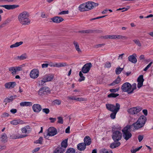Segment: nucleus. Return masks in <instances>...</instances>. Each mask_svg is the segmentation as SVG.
<instances>
[{
    "label": "nucleus",
    "instance_id": "9",
    "mask_svg": "<svg viewBox=\"0 0 153 153\" xmlns=\"http://www.w3.org/2000/svg\"><path fill=\"white\" fill-rule=\"evenodd\" d=\"M82 72L84 74L86 73V64H85L82 69V71L79 72V76L80 78L79 79L78 81L81 82L85 80V77L83 76Z\"/></svg>",
    "mask_w": 153,
    "mask_h": 153
},
{
    "label": "nucleus",
    "instance_id": "14",
    "mask_svg": "<svg viewBox=\"0 0 153 153\" xmlns=\"http://www.w3.org/2000/svg\"><path fill=\"white\" fill-rule=\"evenodd\" d=\"M32 109L34 112L39 113L42 109V108L40 105L39 104H34L32 106Z\"/></svg>",
    "mask_w": 153,
    "mask_h": 153
},
{
    "label": "nucleus",
    "instance_id": "27",
    "mask_svg": "<svg viewBox=\"0 0 153 153\" xmlns=\"http://www.w3.org/2000/svg\"><path fill=\"white\" fill-rule=\"evenodd\" d=\"M93 1L87 2V11L91 10L93 8Z\"/></svg>",
    "mask_w": 153,
    "mask_h": 153
},
{
    "label": "nucleus",
    "instance_id": "57",
    "mask_svg": "<svg viewBox=\"0 0 153 153\" xmlns=\"http://www.w3.org/2000/svg\"><path fill=\"white\" fill-rule=\"evenodd\" d=\"M49 64V66L50 67H57V63H50V64Z\"/></svg>",
    "mask_w": 153,
    "mask_h": 153
},
{
    "label": "nucleus",
    "instance_id": "30",
    "mask_svg": "<svg viewBox=\"0 0 153 153\" xmlns=\"http://www.w3.org/2000/svg\"><path fill=\"white\" fill-rule=\"evenodd\" d=\"M115 39H123V40H126L128 39V37L126 36H124L120 35H115Z\"/></svg>",
    "mask_w": 153,
    "mask_h": 153
},
{
    "label": "nucleus",
    "instance_id": "47",
    "mask_svg": "<svg viewBox=\"0 0 153 153\" xmlns=\"http://www.w3.org/2000/svg\"><path fill=\"white\" fill-rule=\"evenodd\" d=\"M15 72H16L17 71H22V66H16L14 67Z\"/></svg>",
    "mask_w": 153,
    "mask_h": 153
},
{
    "label": "nucleus",
    "instance_id": "36",
    "mask_svg": "<svg viewBox=\"0 0 153 153\" xmlns=\"http://www.w3.org/2000/svg\"><path fill=\"white\" fill-rule=\"evenodd\" d=\"M123 68H120V67H117L116 69L115 70L116 74L117 75L121 73V71H123Z\"/></svg>",
    "mask_w": 153,
    "mask_h": 153
},
{
    "label": "nucleus",
    "instance_id": "18",
    "mask_svg": "<svg viewBox=\"0 0 153 153\" xmlns=\"http://www.w3.org/2000/svg\"><path fill=\"white\" fill-rule=\"evenodd\" d=\"M116 103L115 105L111 104L108 103L106 104V108L108 111H114L116 108Z\"/></svg>",
    "mask_w": 153,
    "mask_h": 153
},
{
    "label": "nucleus",
    "instance_id": "62",
    "mask_svg": "<svg viewBox=\"0 0 153 153\" xmlns=\"http://www.w3.org/2000/svg\"><path fill=\"white\" fill-rule=\"evenodd\" d=\"M49 119L51 120V123H54L56 120V118H54L52 117H50Z\"/></svg>",
    "mask_w": 153,
    "mask_h": 153
},
{
    "label": "nucleus",
    "instance_id": "52",
    "mask_svg": "<svg viewBox=\"0 0 153 153\" xmlns=\"http://www.w3.org/2000/svg\"><path fill=\"white\" fill-rule=\"evenodd\" d=\"M69 13V11L68 10L66 11H62L58 13L59 15H64L66 14H68Z\"/></svg>",
    "mask_w": 153,
    "mask_h": 153
},
{
    "label": "nucleus",
    "instance_id": "46",
    "mask_svg": "<svg viewBox=\"0 0 153 153\" xmlns=\"http://www.w3.org/2000/svg\"><path fill=\"white\" fill-rule=\"evenodd\" d=\"M58 120L57 123H59L62 124L63 123V120L62 118L61 117H57Z\"/></svg>",
    "mask_w": 153,
    "mask_h": 153
},
{
    "label": "nucleus",
    "instance_id": "29",
    "mask_svg": "<svg viewBox=\"0 0 153 153\" xmlns=\"http://www.w3.org/2000/svg\"><path fill=\"white\" fill-rule=\"evenodd\" d=\"M23 43V42L21 41L19 42H16L14 44L11 45L10 47L11 48H13L17 47L21 45H22Z\"/></svg>",
    "mask_w": 153,
    "mask_h": 153
},
{
    "label": "nucleus",
    "instance_id": "61",
    "mask_svg": "<svg viewBox=\"0 0 153 153\" xmlns=\"http://www.w3.org/2000/svg\"><path fill=\"white\" fill-rule=\"evenodd\" d=\"M54 103L58 105H59L61 103V101L59 100H56L54 101Z\"/></svg>",
    "mask_w": 153,
    "mask_h": 153
},
{
    "label": "nucleus",
    "instance_id": "17",
    "mask_svg": "<svg viewBox=\"0 0 153 153\" xmlns=\"http://www.w3.org/2000/svg\"><path fill=\"white\" fill-rule=\"evenodd\" d=\"M16 83L15 82H10L6 83L4 85L5 88H13L16 85Z\"/></svg>",
    "mask_w": 153,
    "mask_h": 153
},
{
    "label": "nucleus",
    "instance_id": "37",
    "mask_svg": "<svg viewBox=\"0 0 153 153\" xmlns=\"http://www.w3.org/2000/svg\"><path fill=\"white\" fill-rule=\"evenodd\" d=\"M65 153H75V150L73 148H70L67 149Z\"/></svg>",
    "mask_w": 153,
    "mask_h": 153
},
{
    "label": "nucleus",
    "instance_id": "48",
    "mask_svg": "<svg viewBox=\"0 0 153 153\" xmlns=\"http://www.w3.org/2000/svg\"><path fill=\"white\" fill-rule=\"evenodd\" d=\"M119 89V88H116L110 89L109 91L111 93H114L118 91Z\"/></svg>",
    "mask_w": 153,
    "mask_h": 153
},
{
    "label": "nucleus",
    "instance_id": "50",
    "mask_svg": "<svg viewBox=\"0 0 153 153\" xmlns=\"http://www.w3.org/2000/svg\"><path fill=\"white\" fill-rule=\"evenodd\" d=\"M153 63V62H151L146 67L143 69V71H146L147 70L151 67Z\"/></svg>",
    "mask_w": 153,
    "mask_h": 153
},
{
    "label": "nucleus",
    "instance_id": "13",
    "mask_svg": "<svg viewBox=\"0 0 153 153\" xmlns=\"http://www.w3.org/2000/svg\"><path fill=\"white\" fill-rule=\"evenodd\" d=\"M19 7V5L16 4L0 5V7H4L8 10H13Z\"/></svg>",
    "mask_w": 153,
    "mask_h": 153
},
{
    "label": "nucleus",
    "instance_id": "59",
    "mask_svg": "<svg viewBox=\"0 0 153 153\" xmlns=\"http://www.w3.org/2000/svg\"><path fill=\"white\" fill-rule=\"evenodd\" d=\"M68 98L69 99L72 100H76V97L74 96H68Z\"/></svg>",
    "mask_w": 153,
    "mask_h": 153
},
{
    "label": "nucleus",
    "instance_id": "20",
    "mask_svg": "<svg viewBox=\"0 0 153 153\" xmlns=\"http://www.w3.org/2000/svg\"><path fill=\"white\" fill-rule=\"evenodd\" d=\"M121 81V79L120 76H118L117 78L115 79L114 81H113L109 85L110 86H114L116 84H118Z\"/></svg>",
    "mask_w": 153,
    "mask_h": 153
},
{
    "label": "nucleus",
    "instance_id": "41",
    "mask_svg": "<svg viewBox=\"0 0 153 153\" xmlns=\"http://www.w3.org/2000/svg\"><path fill=\"white\" fill-rule=\"evenodd\" d=\"M8 70L12 72L11 73L13 75L16 74L14 67H11L9 68Z\"/></svg>",
    "mask_w": 153,
    "mask_h": 153
},
{
    "label": "nucleus",
    "instance_id": "43",
    "mask_svg": "<svg viewBox=\"0 0 153 153\" xmlns=\"http://www.w3.org/2000/svg\"><path fill=\"white\" fill-rule=\"evenodd\" d=\"M67 65L66 63L65 62L57 63V67L59 68L65 66Z\"/></svg>",
    "mask_w": 153,
    "mask_h": 153
},
{
    "label": "nucleus",
    "instance_id": "8",
    "mask_svg": "<svg viewBox=\"0 0 153 153\" xmlns=\"http://www.w3.org/2000/svg\"><path fill=\"white\" fill-rule=\"evenodd\" d=\"M57 133V131L56 128L51 127L49 128L48 130L47 136H53L56 135Z\"/></svg>",
    "mask_w": 153,
    "mask_h": 153
},
{
    "label": "nucleus",
    "instance_id": "28",
    "mask_svg": "<svg viewBox=\"0 0 153 153\" xmlns=\"http://www.w3.org/2000/svg\"><path fill=\"white\" fill-rule=\"evenodd\" d=\"M68 139H66L64 140H63L61 143V146L62 148H64V149H65L68 146Z\"/></svg>",
    "mask_w": 153,
    "mask_h": 153
},
{
    "label": "nucleus",
    "instance_id": "12",
    "mask_svg": "<svg viewBox=\"0 0 153 153\" xmlns=\"http://www.w3.org/2000/svg\"><path fill=\"white\" fill-rule=\"evenodd\" d=\"M39 75V71L37 69H33L30 72V77L33 79H35L38 77Z\"/></svg>",
    "mask_w": 153,
    "mask_h": 153
},
{
    "label": "nucleus",
    "instance_id": "25",
    "mask_svg": "<svg viewBox=\"0 0 153 153\" xmlns=\"http://www.w3.org/2000/svg\"><path fill=\"white\" fill-rule=\"evenodd\" d=\"M32 102H22L20 103V106H32Z\"/></svg>",
    "mask_w": 153,
    "mask_h": 153
},
{
    "label": "nucleus",
    "instance_id": "60",
    "mask_svg": "<svg viewBox=\"0 0 153 153\" xmlns=\"http://www.w3.org/2000/svg\"><path fill=\"white\" fill-rule=\"evenodd\" d=\"M27 135L26 134H23V135H19V136H18V137H16V138H21L23 137H26Z\"/></svg>",
    "mask_w": 153,
    "mask_h": 153
},
{
    "label": "nucleus",
    "instance_id": "44",
    "mask_svg": "<svg viewBox=\"0 0 153 153\" xmlns=\"http://www.w3.org/2000/svg\"><path fill=\"white\" fill-rule=\"evenodd\" d=\"M91 143V139L89 136H87V146L90 145Z\"/></svg>",
    "mask_w": 153,
    "mask_h": 153
},
{
    "label": "nucleus",
    "instance_id": "38",
    "mask_svg": "<svg viewBox=\"0 0 153 153\" xmlns=\"http://www.w3.org/2000/svg\"><path fill=\"white\" fill-rule=\"evenodd\" d=\"M27 56L26 54H23L20 56H18L17 59L20 60H23L27 58Z\"/></svg>",
    "mask_w": 153,
    "mask_h": 153
},
{
    "label": "nucleus",
    "instance_id": "40",
    "mask_svg": "<svg viewBox=\"0 0 153 153\" xmlns=\"http://www.w3.org/2000/svg\"><path fill=\"white\" fill-rule=\"evenodd\" d=\"M92 67V65L91 62L87 63V73L89 72Z\"/></svg>",
    "mask_w": 153,
    "mask_h": 153
},
{
    "label": "nucleus",
    "instance_id": "63",
    "mask_svg": "<svg viewBox=\"0 0 153 153\" xmlns=\"http://www.w3.org/2000/svg\"><path fill=\"white\" fill-rule=\"evenodd\" d=\"M76 100H77L79 101H84L85 100V99L82 98V97H78L76 98Z\"/></svg>",
    "mask_w": 153,
    "mask_h": 153
},
{
    "label": "nucleus",
    "instance_id": "10",
    "mask_svg": "<svg viewBox=\"0 0 153 153\" xmlns=\"http://www.w3.org/2000/svg\"><path fill=\"white\" fill-rule=\"evenodd\" d=\"M120 106V105L119 103H116V108L114 111H112V113L110 115V117L112 119H114L116 118V115L117 112L119 111Z\"/></svg>",
    "mask_w": 153,
    "mask_h": 153
},
{
    "label": "nucleus",
    "instance_id": "7",
    "mask_svg": "<svg viewBox=\"0 0 153 153\" xmlns=\"http://www.w3.org/2000/svg\"><path fill=\"white\" fill-rule=\"evenodd\" d=\"M142 109V108L140 107H136L128 109V111L131 114L133 115L137 114Z\"/></svg>",
    "mask_w": 153,
    "mask_h": 153
},
{
    "label": "nucleus",
    "instance_id": "3",
    "mask_svg": "<svg viewBox=\"0 0 153 153\" xmlns=\"http://www.w3.org/2000/svg\"><path fill=\"white\" fill-rule=\"evenodd\" d=\"M146 120V117L144 115H142L140 117L135 123L139 129L143 127L144 126Z\"/></svg>",
    "mask_w": 153,
    "mask_h": 153
},
{
    "label": "nucleus",
    "instance_id": "26",
    "mask_svg": "<svg viewBox=\"0 0 153 153\" xmlns=\"http://www.w3.org/2000/svg\"><path fill=\"white\" fill-rule=\"evenodd\" d=\"M79 8L80 11H86V2L80 5L79 6Z\"/></svg>",
    "mask_w": 153,
    "mask_h": 153
},
{
    "label": "nucleus",
    "instance_id": "15",
    "mask_svg": "<svg viewBox=\"0 0 153 153\" xmlns=\"http://www.w3.org/2000/svg\"><path fill=\"white\" fill-rule=\"evenodd\" d=\"M133 126L135 129L136 130H137L139 129V128L137 126V124L135 123H133L132 125H127L126 127H124L123 129L126 130L127 131H129V130H130L131 128Z\"/></svg>",
    "mask_w": 153,
    "mask_h": 153
},
{
    "label": "nucleus",
    "instance_id": "24",
    "mask_svg": "<svg viewBox=\"0 0 153 153\" xmlns=\"http://www.w3.org/2000/svg\"><path fill=\"white\" fill-rule=\"evenodd\" d=\"M11 124L14 125H16L19 124H22L24 123V122L20 120H13L10 122Z\"/></svg>",
    "mask_w": 153,
    "mask_h": 153
},
{
    "label": "nucleus",
    "instance_id": "19",
    "mask_svg": "<svg viewBox=\"0 0 153 153\" xmlns=\"http://www.w3.org/2000/svg\"><path fill=\"white\" fill-rule=\"evenodd\" d=\"M52 21L54 23H59L63 20V19L61 17L59 16L54 17L51 19Z\"/></svg>",
    "mask_w": 153,
    "mask_h": 153
},
{
    "label": "nucleus",
    "instance_id": "45",
    "mask_svg": "<svg viewBox=\"0 0 153 153\" xmlns=\"http://www.w3.org/2000/svg\"><path fill=\"white\" fill-rule=\"evenodd\" d=\"M142 147V146H141L140 147L135 149L134 150H131V153H135L137 152Z\"/></svg>",
    "mask_w": 153,
    "mask_h": 153
},
{
    "label": "nucleus",
    "instance_id": "6",
    "mask_svg": "<svg viewBox=\"0 0 153 153\" xmlns=\"http://www.w3.org/2000/svg\"><path fill=\"white\" fill-rule=\"evenodd\" d=\"M122 131L123 134V137L126 140H128L131 137L132 135L130 132V131H127L123 129Z\"/></svg>",
    "mask_w": 153,
    "mask_h": 153
},
{
    "label": "nucleus",
    "instance_id": "4",
    "mask_svg": "<svg viewBox=\"0 0 153 153\" xmlns=\"http://www.w3.org/2000/svg\"><path fill=\"white\" fill-rule=\"evenodd\" d=\"M131 85L130 83L128 82H126L123 83L121 87V89L122 91L124 92H127L128 94H131L129 93L131 91Z\"/></svg>",
    "mask_w": 153,
    "mask_h": 153
},
{
    "label": "nucleus",
    "instance_id": "49",
    "mask_svg": "<svg viewBox=\"0 0 153 153\" xmlns=\"http://www.w3.org/2000/svg\"><path fill=\"white\" fill-rule=\"evenodd\" d=\"M111 66V63L109 62H106L104 65V67L105 68H110Z\"/></svg>",
    "mask_w": 153,
    "mask_h": 153
},
{
    "label": "nucleus",
    "instance_id": "34",
    "mask_svg": "<svg viewBox=\"0 0 153 153\" xmlns=\"http://www.w3.org/2000/svg\"><path fill=\"white\" fill-rule=\"evenodd\" d=\"M73 43L74 45L76 50L79 52H81V50L79 48V45L78 43L74 41Z\"/></svg>",
    "mask_w": 153,
    "mask_h": 153
},
{
    "label": "nucleus",
    "instance_id": "16",
    "mask_svg": "<svg viewBox=\"0 0 153 153\" xmlns=\"http://www.w3.org/2000/svg\"><path fill=\"white\" fill-rule=\"evenodd\" d=\"M137 56L136 54L134 53L132 55L129 56L128 57V60L134 64L136 63L137 61V60L136 58Z\"/></svg>",
    "mask_w": 153,
    "mask_h": 153
},
{
    "label": "nucleus",
    "instance_id": "56",
    "mask_svg": "<svg viewBox=\"0 0 153 153\" xmlns=\"http://www.w3.org/2000/svg\"><path fill=\"white\" fill-rule=\"evenodd\" d=\"M138 138L139 142H140L143 138V135H138Z\"/></svg>",
    "mask_w": 153,
    "mask_h": 153
},
{
    "label": "nucleus",
    "instance_id": "5",
    "mask_svg": "<svg viewBox=\"0 0 153 153\" xmlns=\"http://www.w3.org/2000/svg\"><path fill=\"white\" fill-rule=\"evenodd\" d=\"M51 90L50 88L46 86H44L41 88L38 91L39 95L42 96L48 93H50Z\"/></svg>",
    "mask_w": 153,
    "mask_h": 153
},
{
    "label": "nucleus",
    "instance_id": "35",
    "mask_svg": "<svg viewBox=\"0 0 153 153\" xmlns=\"http://www.w3.org/2000/svg\"><path fill=\"white\" fill-rule=\"evenodd\" d=\"M143 77V76L142 75H140L137 79V82L143 83L144 81Z\"/></svg>",
    "mask_w": 153,
    "mask_h": 153
},
{
    "label": "nucleus",
    "instance_id": "51",
    "mask_svg": "<svg viewBox=\"0 0 153 153\" xmlns=\"http://www.w3.org/2000/svg\"><path fill=\"white\" fill-rule=\"evenodd\" d=\"M133 41L139 47L141 46V44L139 40H134Z\"/></svg>",
    "mask_w": 153,
    "mask_h": 153
},
{
    "label": "nucleus",
    "instance_id": "2",
    "mask_svg": "<svg viewBox=\"0 0 153 153\" xmlns=\"http://www.w3.org/2000/svg\"><path fill=\"white\" fill-rule=\"evenodd\" d=\"M29 16V13L26 11H24L19 15V20L22 25H28L30 23V20L28 18Z\"/></svg>",
    "mask_w": 153,
    "mask_h": 153
},
{
    "label": "nucleus",
    "instance_id": "39",
    "mask_svg": "<svg viewBox=\"0 0 153 153\" xmlns=\"http://www.w3.org/2000/svg\"><path fill=\"white\" fill-rule=\"evenodd\" d=\"M43 140V137H40L38 140L35 141L34 143L36 144H42Z\"/></svg>",
    "mask_w": 153,
    "mask_h": 153
},
{
    "label": "nucleus",
    "instance_id": "31",
    "mask_svg": "<svg viewBox=\"0 0 153 153\" xmlns=\"http://www.w3.org/2000/svg\"><path fill=\"white\" fill-rule=\"evenodd\" d=\"M119 95V94L117 93H111L108 95L107 97L109 98H116Z\"/></svg>",
    "mask_w": 153,
    "mask_h": 153
},
{
    "label": "nucleus",
    "instance_id": "22",
    "mask_svg": "<svg viewBox=\"0 0 153 153\" xmlns=\"http://www.w3.org/2000/svg\"><path fill=\"white\" fill-rule=\"evenodd\" d=\"M54 78V76L52 75L49 74L46 75L45 76L44 78L45 79V82H49L51 81Z\"/></svg>",
    "mask_w": 153,
    "mask_h": 153
},
{
    "label": "nucleus",
    "instance_id": "33",
    "mask_svg": "<svg viewBox=\"0 0 153 153\" xmlns=\"http://www.w3.org/2000/svg\"><path fill=\"white\" fill-rule=\"evenodd\" d=\"M1 141L2 142H4L5 143L6 142H7V136L6 134L5 133H4L3 134V135L1 136Z\"/></svg>",
    "mask_w": 153,
    "mask_h": 153
},
{
    "label": "nucleus",
    "instance_id": "64",
    "mask_svg": "<svg viewBox=\"0 0 153 153\" xmlns=\"http://www.w3.org/2000/svg\"><path fill=\"white\" fill-rule=\"evenodd\" d=\"M107 151V149H102L100 150V153H106Z\"/></svg>",
    "mask_w": 153,
    "mask_h": 153
},
{
    "label": "nucleus",
    "instance_id": "42",
    "mask_svg": "<svg viewBox=\"0 0 153 153\" xmlns=\"http://www.w3.org/2000/svg\"><path fill=\"white\" fill-rule=\"evenodd\" d=\"M132 87H131V90L128 93H132L134 92V91L136 88V84L134 83L132 85Z\"/></svg>",
    "mask_w": 153,
    "mask_h": 153
},
{
    "label": "nucleus",
    "instance_id": "11",
    "mask_svg": "<svg viewBox=\"0 0 153 153\" xmlns=\"http://www.w3.org/2000/svg\"><path fill=\"white\" fill-rule=\"evenodd\" d=\"M84 142L78 144L77 146V149L79 151L84 150L86 147V136L85 137L84 139Z\"/></svg>",
    "mask_w": 153,
    "mask_h": 153
},
{
    "label": "nucleus",
    "instance_id": "55",
    "mask_svg": "<svg viewBox=\"0 0 153 153\" xmlns=\"http://www.w3.org/2000/svg\"><path fill=\"white\" fill-rule=\"evenodd\" d=\"M45 81V80L44 78L42 80L39 82V84L42 85H44V84L46 82Z\"/></svg>",
    "mask_w": 153,
    "mask_h": 153
},
{
    "label": "nucleus",
    "instance_id": "1",
    "mask_svg": "<svg viewBox=\"0 0 153 153\" xmlns=\"http://www.w3.org/2000/svg\"><path fill=\"white\" fill-rule=\"evenodd\" d=\"M112 138L114 142L111 143L110 145V147L113 149L118 147L121 143L119 140H121L122 137V134L120 131L118 130H112Z\"/></svg>",
    "mask_w": 153,
    "mask_h": 153
},
{
    "label": "nucleus",
    "instance_id": "23",
    "mask_svg": "<svg viewBox=\"0 0 153 153\" xmlns=\"http://www.w3.org/2000/svg\"><path fill=\"white\" fill-rule=\"evenodd\" d=\"M65 151V149L60 146L58 147L55 149L53 153H63Z\"/></svg>",
    "mask_w": 153,
    "mask_h": 153
},
{
    "label": "nucleus",
    "instance_id": "53",
    "mask_svg": "<svg viewBox=\"0 0 153 153\" xmlns=\"http://www.w3.org/2000/svg\"><path fill=\"white\" fill-rule=\"evenodd\" d=\"M42 111L45 113L46 114H48L50 112V110L48 108H45L42 109Z\"/></svg>",
    "mask_w": 153,
    "mask_h": 153
},
{
    "label": "nucleus",
    "instance_id": "54",
    "mask_svg": "<svg viewBox=\"0 0 153 153\" xmlns=\"http://www.w3.org/2000/svg\"><path fill=\"white\" fill-rule=\"evenodd\" d=\"M21 131L22 133H28V131H27V130L25 126L24 128H22L21 129Z\"/></svg>",
    "mask_w": 153,
    "mask_h": 153
},
{
    "label": "nucleus",
    "instance_id": "32",
    "mask_svg": "<svg viewBox=\"0 0 153 153\" xmlns=\"http://www.w3.org/2000/svg\"><path fill=\"white\" fill-rule=\"evenodd\" d=\"M102 31L100 30H87V33H92L94 32L100 33Z\"/></svg>",
    "mask_w": 153,
    "mask_h": 153
},
{
    "label": "nucleus",
    "instance_id": "58",
    "mask_svg": "<svg viewBox=\"0 0 153 153\" xmlns=\"http://www.w3.org/2000/svg\"><path fill=\"white\" fill-rule=\"evenodd\" d=\"M27 130V131H28V133H29L31 132V128L29 126H25Z\"/></svg>",
    "mask_w": 153,
    "mask_h": 153
},
{
    "label": "nucleus",
    "instance_id": "21",
    "mask_svg": "<svg viewBox=\"0 0 153 153\" xmlns=\"http://www.w3.org/2000/svg\"><path fill=\"white\" fill-rule=\"evenodd\" d=\"M17 97L16 95L12 96L10 97L9 98H7L4 100V102H9L12 101Z\"/></svg>",
    "mask_w": 153,
    "mask_h": 153
}]
</instances>
